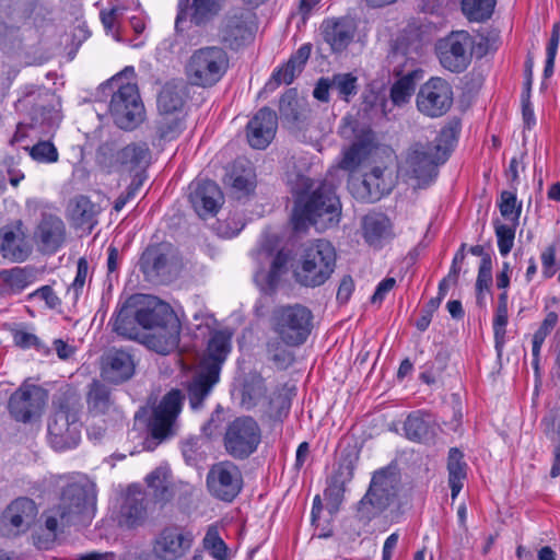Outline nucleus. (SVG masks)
Returning a JSON list of instances; mask_svg holds the SVG:
<instances>
[{
  "instance_id": "obj_1",
  "label": "nucleus",
  "mask_w": 560,
  "mask_h": 560,
  "mask_svg": "<svg viewBox=\"0 0 560 560\" xmlns=\"http://www.w3.org/2000/svg\"><path fill=\"white\" fill-rule=\"evenodd\" d=\"M400 476L396 465H388L374 471L365 494L357 503L355 518L342 522V534L349 541H355L363 526L383 514L395 501L399 492Z\"/></svg>"
},
{
  "instance_id": "obj_2",
  "label": "nucleus",
  "mask_w": 560,
  "mask_h": 560,
  "mask_svg": "<svg viewBox=\"0 0 560 560\" xmlns=\"http://www.w3.org/2000/svg\"><path fill=\"white\" fill-rule=\"evenodd\" d=\"M341 202L332 185L322 182L312 191L298 194L292 210V228L303 232L310 225L323 222L325 225H336L340 221Z\"/></svg>"
},
{
  "instance_id": "obj_3",
  "label": "nucleus",
  "mask_w": 560,
  "mask_h": 560,
  "mask_svg": "<svg viewBox=\"0 0 560 560\" xmlns=\"http://www.w3.org/2000/svg\"><path fill=\"white\" fill-rule=\"evenodd\" d=\"M55 411L48 420V438L57 451L73 448L81 440V405L73 394L62 393L54 400Z\"/></svg>"
},
{
  "instance_id": "obj_4",
  "label": "nucleus",
  "mask_w": 560,
  "mask_h": 560,
  "mask_svg": "<svg viewBox=\"0 0 560 560\" xmlns=\"http://www.w3.org/2000/svg\"><path fill=\"white\" fill-rule=\"evenodd\" d=\"M98 92L110 95L108 113L118 128L132 130L143 120L144 107L136 84H122L120 78L113 77L98 86Z\"/></svg>"
},
{
  "instance_id": "obj_5",
  "label": "nucleus",
  "mask_w": 560,
  "mask_h": 560,
  "mask_svg": "<svg viewBox=\"0 0 560 560\" xmlns=\"http://www.w3.org/2000/svg\"><path fill=\"white\" fill-rule=\"evenodd\" d=\"M335 267V247L326 240H316L303 246L293 276L300 285L317 288L330 278Z\"/></svg>"
},
{
  "instance_id": "obj_6",
  "label": "nucleus",
  "mask_w": 560,
  "mask_h": 560,
  "mask_svg": "<svg viewBox=\"0 0 560 560\" xmlns=\"http://www.w3.org/2000/svg\"><path fill=\"white\" fill-rule=\"evenodd\" d=\"M314 315L302 304L280 305L271 314V328L288 347L304 345L313 329Z\"/></svg>"
},
{
  "instance_id": "obj_7",
  "label": "nucleus",
  "mask_w": 560,
  "mask_h": 560,
  "mask_svg": "<svg viewBox=\"0 0 560 560\" xmlns=\"http://www.w3.org/2000/svg\"><path fill=\"white\" fill-rule=\"evenodd\" d=\"M229 69V55L223 47L207 46L192 52L186 66L190 83L201 88H212Z\"/></svg>"
},
{
  "instance_id": "obj_8",
  "label": "nucleus",
  "mask_w": 560,
  "mask_h": 560,
  "mask_svg": "<svg viewBox=\"0 0 560 560\" xmlns=\"http://www.w3.org/2000/svg\"><path fill=\"white\" fill-rule=\"evenodd\" d=\"M96 497L86 485L69 483L61 492L58 503L61 527L88 526L95 512Z\"/></svg>"
},
{
  "instance_id": "obj_9",
  "label": "nucleus",
  "mask_w": 560,
  "mask_h": 560,
  "mask_svg": "<svg viewBox=\"0 0 560 560\" xmlns=\"http://www.w3.org/2000/svg\"><path fill=\"white\" fill-rule=\"evenodd\" d=\"M261 443V429L252 416L236 417L228 423L223 446L229 456L236 460L248 459Z\"/></svg>"
},
{
  "instance_id": "obj_10",
  "label": "nucleus",
  "mask_w": 560,
  "mask_h": 560,
  "mask_svg": "<svg viewBox=\"0 0 560 560\" xmlns=\"http://www.w3.org/2000/svg\"><path fill=\"white\" fill-rule=\"evenodd\" d=\"M339 135L342 138L354 137V141L343 151V156L339 162L341 170L353 172L371 154L374 132L370 126L361 125L352 116H346L339 126Z\"/></svg>"
},
{
  "instance_id": "obj_11",
  "label": "nucleus",
  "mask_w": 560,
  "mask_h": 560,
  "mask_svg": "<svg viewBox=\"0 0 560 560\" xmlns=\"http://www.w3.org/2000/svg\"><path fill=\"white\" fill-rule=\"evenodd\" d=\"M474 38L467 31L451 32L435 45L441 66L453 72H464L472 59Z\"/></svg>"
},
{
  "instance_id": "obj_12",
  "label": "nucleus",
  "mask_w": 560,
  "mask_h": 560,
  "mask_svg": "<svg viewBox=\"0 0 560 560\" xmlns=\"http://www.w3.org/2000/svg\"><path fill=\"white\" fill-rule=\"evenodd\" d=\"M48 399V392L25 380L9 397L8 411L13 420L31 423L38 419Z\"/></svg>"
},
{
  "instance_id": "obj_13",
  "label": "nucleus",
  "mask_w": 560,
  "mask_h": 560,
  "mask_svg": "<svg viewBox=\"0 0 560 560\" xmlns=\"http://www.w3.org/2000/svg\"><path fill=\"white\" fill-rule=\"evenodd\" d=\"M453 102L452 85L440 77H432L423 83L416 97L418 110L430 118L445 115L451 109Z\"/></svg>"
},
{
  "instance_id": "obj_14",
  "label": "nucleus",
  "mask_w": 560,
  "mask_h": 560,
  "mask_svg": "<svg viewBox=\"0 0 560 560\" xmlns=\"http://www.w3.org/2000/svg\"><path fill=\"white\" fill-rule=\"evenodd\" d=\"M139 320L142 329H158L163 337L177 341L180 332V323L174 310L166 302L161 300L139 304Z\"/></svg>"
},
{
  "instance_id": "obj_15",
  "label": "nucleus",
  "mask_w": 560,
  "mask_h": 560,
  "mask_svg": "<svg viewBox=\"0 0 560 560\" xmlns=\"http://www.w3.org/2000/svg\"><path fill=\"white\" fill-rule=\"evenodd\" d=\"M206 482L209 492L224 502H232L243 488L242 472L230 460L214 464L207 474Z\"/></svg>"
},
{
  "instance_id": "obj_16",
  "label": "nucleus",
  "mask_w": 560,
  "mask_h": 560,
  "mask_svg": "<svg viewBox=\"0 0 560 560\" xmlns=\"http://www.w3.org/2000/svg\"><path fill=\"white\" fill-rule=\"evenodd\" d=\"M255 26L253 15L245 11L228 13L219 27L220 43L233 51H238L253 42Z\"/></svg>"
},
{
  "instance_id": "obj_17",
  "label": "nucleus",
  "mask_w": 560,
  "mask_h": 560,
  "mask_svg": "<svg viewBox=\"0 0 560 560\" xmlns=\"http://www.w3.org/2000/svg\"><path fill=\"white\" fill-rule=\"evenodd\" d=\"M221 0H178L175 30L184 32L191 26L203 27L219 14Z\"/></svg>"
},
{
  "instance_id": "obj_18",
  "label": "nucleus",
  "mask_w": 560,
  "mask_h": 560,
  "mask_svg": "<svg viewBox=\"0 0 560 560\" xmlns=\"http://www.w3.org/2000/svg\"><path fill=\"white\" fill-rule=\"evenodd\" d=\"M194 537L177 525L164 527L154 538L153 555L160 560H177L190 549Z\"/></svg>"
},
{
  "instance_id": "obj_19",
  "label": "nucleus",
  "mask_w": 560,
  "mask_h": 560,
  "mask_svg": "<svg viewBox=\"0 0 560 560\" xmlns=\"http://www.w3.org/2000/svg\"><path fill=\"white\" fill-rule=\"evenodd\" d=\"M37 508L32 499L18 498L2 512L0 530L3 535L18 536L30 529L34 523Z\"/></svg>"
},
{
  "instance_id": "obj_20",
  "label": "nucleus",
  "mask_w": 560,
  "mask_h": 560,
  "mask_svg": "<svg viewBox=\"0 0 560 560\" xmlns=\"http://www.w3.org/2000/svg\"><path fill=\"white\" fill-rule=\"evenodd\" d=\"M101 377L112 385L130 381L136 373V361L131 353L112 348L101 357Z\"/></svg>"
},
{
  "instance_id": "obj_21",
  "label": "nucleus",
  "mask_w": 560,
  "mask_h": 560,
  "mask_svg": "<svg viewBox=\"0 0 560 560\" xmlns=\"http://www.w3.org/2000/svg\"><path fill=\"white\" fill-rule=\"evenodd\" d=\"M188 199L200 218L215 215L224 197L219 185L211 179H195L189 184Z\"/></svg>"
},
{
  "instance_id": "obj_22",
  "label": "nucleus",
  "mask_w": 560,
  "mask_h": 560,
  "mask_svg": "<svg viewBox=\"0 0 560 560\" xmlns=\"http://www.w3.org/2000/svg\"><path fill=\"white\" fill-rule=\"evenodd\" d=\"M141 295H130L121 304H118L114 312L109 325L112 331L117 336L128 340H138L140 337L139 304Z\"/></svg>"
},
{
  "instance_id": "obj_23",
  "label": "nucleus",
  "mask_w": 560,
  "mask_h": 560,
  "mask_svg": "<svg viewBox=\"0 0 560 560\" xmlns=\"http://www.w3.org/2000/svg\"><path fill=\"white\" fill-rule=\"evenodd\" d=\"M277 128V113L268 106L261 107L246 125L248 144L256 150L266 149L273 140Z\"/></svg>"
},
{
  "instance_id": "obj_24",
  "label": "nucleus",
  "mask_w": 560,
  "mask_h": 560,
  "mask_svg": "<svg viewBox=\"0 0 560 560\" xmlns=\"http://www.w3.org/2000/svg\"><path fill=\"white\" fill-rule=\"evenodd\" d=\"M152 501L148 498L145 492L129 487L119 510L120 526L132 529L144 525Z\"/></svg>"
},
{
  "instance_id": "obj_25",
  "label": "nucleus",
  "mask_w": 560,
  "mask_h": 560,
  "mask_svg": "<svg viewBox=\"0 0 560 560\" xmlns=\"http://www.w3.org/2000/svg\"><path fill=\"white\" fill-rule=\"evenodd\" d=\"M232 350V332L228 329L214 330L198 366L221 374L222 366Z\"/></svg>"
},
{
  "instance_id": "obj_26",
  "label": "nucleus",
  "mask_w": 560,
  "mask_h": 560,
  "mask_svg": "<svg viewBox=\"0 0 560 560\" xmlns=\"http://www.w3.org/2000/svg\"><path fill=\"white\" fill-rule=\"evenodd\" d=\"M34 238L44 254H56L66 240L63 221L55 214L43 213L35 230Z\"/></svg>"
},
{
  "instance_id": "obj_27",
  "label": "nucleus",
  "mask_w": 560,
  "mask_h": 560,
  "mask_svg": "<svg viewBox=\"0 0 560 560\" xmlns=\"http://www.w3.org/2000/svg\"><path fill=\"white\" fill-rule=\"evenodd\" d=\"M279 114L289 128L302 130L306 127L310 108L305 100L299 98L295 88L288 89L279 100Z\"/></svg>"
},
{
  "instance_id": "obj_28",
  "label": "nucleus",
  "mask_w": 560,
  "mask_h": 560,
  "mask_svg": "<svg viewBox=\"0 0 560 560\" xmlns=\"http://www.w3.org/2000/svg\"><path fill=\"white\" fill-rule=\"evenodd\" d=\"M189 97V85L183 79L167 81L156 98L159 114L184 115V107Z\"/></svg>"
},
{
  "instance_id": "obj_29",
  "label": "nucleus",
  "mask_w": 560,
  "mask_h": 560,
  "mask_svg": "<svg viewBox=\"0 0 560 560\" xmlns=\"http://www.w3.org/2000/svg\"><path fill=\"white\" fill-rule=\"evenodd\" d=\"M430 149L428 144L420 143L410 159L415 177L424 186L430 185L438 177V166L445 163L440 161L441 153Z\"/></svg>"
},
{
  "instance_id": "obj_30",
  "label": "nucleus",
  "mask_w": 560,
  "mask_h": 560,
  "mask_svg": "<svg viewBox=\"0 0 560 560\" xmlns=\"http://www.w3.org/2000/svg\"><path fill=\"white\" fill-rule=\"evenodd\" d=\"M219 381L220 374L198 366L186 384L187 397L192 410H200L203 407L205 400L210 396Z\"/></svg>"
},
{
  "instance_id": "obj_31",
  "label": "nucleus",
  "mask_w": 560,
  "mask_h": 560,
  "mask_svg": "<svg viewBox=\"0 0 560 560\" xmlns=\"http://www.w3.org/2000/svg\"><path fill=\"white\" fill-rule=\"evenodd\" d=\"M320 34L332 52H341L353 39V27L346 18L326 19L320 25Z\"/></svg>"
},
{
  "instance_id": "obj_32",
  "label": "nucleus",
  "mask_w": 560,
  "mask_h": 560,
  "mask_svg": "<svg viewBox=\"0 0 560 560\" xmlns=\"http://www.w3.org/2000/svg\"><path fill=\"white\" fill-rule=\"evenodd\" d=\"M311 51L312 44H303L295 52L290 56L285 63L273 70L267 86L273 89L279 86L281 83L291 84L295 77L303 71L311 56Z\"/></svg>"
},
{
  "instance_id": "obj_33",
  "label": "nucleus",
  "mask_w": 560,
  "mask_h": 560,
  "mask_svg": "<svg viewBox=\"0 0 560 560\" xmlns=\"http://www.w3.org/2000/svg\"><path fill=\"white\" fill-rule=\"evenodd\" d=\"M170 245L165 243L149 245L142 253L138 266L144 278L152 280L161 276L168 264Z\"/></svg>"
},
{
  "instance_id": "obj_34",
  "label": "nucleus",
  "mask_w": 560,
  "mask_h": 560,
  "mask_svg": "<svg viewBox=\"0 0 560 560\" xmlns=\"http://www.w3.org/2000/svg\"><path fill=\"white\" fill-rule=\"evenodd\" d=\"M406 439L416 443H428L435 435V422L429 412L416 410L404 421Z\"/></svg>"
},
{
  "instance_id": "obj_35",
  "label": "nucleus",
  "mask_w": 560,
  "mask_h": 560,
  "mask_svg": "<svg viewBox=\"0 0 560 560\" xmlns=\"http://www.w3.org/2000/svg\"><path fill=\"white\" fill-rule=\"evenodd\" d=\"M147 487L154 503L162 506L175 497L172 471L167 466H159L145 477Z\"/></svg>"
},
{
  "instance_id": "obj_36",
  "label": "nucleus",
  "mask_w": 560,
  "mask_h": 560,
  "mask_svg": "<svg viewBox=\"0 0 560 560\" xmlns=\"http://www.w3.org/2000/svg\"><path fill=\"white\" fill-rule=\"evenodd\" d=\"M363 237L375 248H382L392 238V223L384 213H369L362 220Z\"/></svg>"
},
{
  "instance_id": "obj_37",
  "label": "nucleus",
  "mask_w": 560,
  "mask_h": 560,
  "mask_svg": "<svg viewBox=\"0 0 560 560\" xmlns=\"http://www.w3.org/2000/svg\"><path fill=\"white\" fill-rule=\"evenodd\" d=\"M290 257V250L279 249L272 255L269 271L267 273H256L255 281L260 285L264 294L271 295L277 291L281 276L288 270Z\"/></svg>"
},
{
  "instance_id": "obj_38",
  "label": "nucleus",
  "mask_w": 560,
  "mask_h": 560,
  "mask_svg": "<svg viewBox=\"0 0 560 560\" xmlns=\"http://www.w3.org/2000/svg\"><path fill=\"white\" fill-rule=\"evenodd\" d=\"M423 69L417 67L397 79L389 89V98L395 106L409 103L417 84L423 79Z\"/></svg>"
},
{
  "instance_id": "obj_39",
  "label": "nucleus",
  "mask_w": 560,
  "mask_h": 560,
  "mask_svg": "<svg viewBox=\"0 0 560 560\" xmlns=\"http://www.w3.org/2000/svg\"><path fill=\"white\" fill-rule=\"evenodd\" d=\"M151 151L145 142H132L120 149L116 154L117 163L129 172L147 168L150 164Z\"/></svg>"
},
{
  "instance_id": "obj_40",
  "label": "nucleus",
  "mask_w": 560,
  "mask_h": 560,
  "mask_svg": "<svg viewBox=\"0 0 560 560\" xmlns=\"http://www.w3.org/2000/svg\"><path fill=\"white\" fill-rule=\"evenodd\" d=\"M86 404L89 411L94 416L109 412L115 407V400L107 383L103 380H93L88 387Z\"/></svg>"
},
{
  "instance_id": "obj_41",
  "label": "nucleus",
  "mask_w": 560,
  "mask_h": 560,
  "mask_svg": "<svg viewBox=\"0 0 560 560\" xmlns=\"http://www.w3.org/2000/svg\"><path fill=\"white\" fill-rule=\"evenodd\" d=\"M70 220L77 228L88 226L90 232L96 225L98 208L88 196L79 195L69 201Z\"/></svg>"
},
{
  "instance_id": "obj_42",
  "label": "nucleus",
  "mask_w": 560,
  "mask_h": 560,
  "mask_svg": "<svg viewBox=\"0 0 560 560\" xmlns=\"http://www.w3.org/2000/svg\"><path fill=\"white\" fill-rule=\"evenodd\" d=\"M446 469L448 472V487L453 500L457 498L467 479L468 465L465 455L458 447H451L447 455Z\"/></svg>"
},
{
  "instance_id": "obj_43",
  "label": "nucleus",
  "mask_w": 560,
  "mask_h": 560,
  "mask_svg": "<svg viewBox=\"0 0 560 560\" xmlns=\"http://www.w3.org/2000/svg\"><path fill=\"white\" fill-rule=\"evenodd\" d=\"M460 119L458 117H452L440 130L436 135L435 139L431 142H427L430 150H433L435 153H441L440 161L446 162L450 156V153L453 149L454 143L456 142L459 131H460Z\"/></svg>"
},
{
  "instance_id": "obj_44",
  "label": "nucleus",
  "mask_w": 560,
  "mask_h": 560,
  "mask_svg": "<svg viewBox=\"0 0 560 560\" xmlns=\"http://www.w3.org/2000/svg\"><path fill=\"white\" fill-rule=\"evenodd\" d=\"M174 421V418L153 409L152 416L148 422L150 438L145 439L143 443L144 450L153 451L163 440H165L171 432Z\"/></svg>"
},
{
  "instance_id": "obj_45",
  "label": "nucleus",
  "mask_w": 560,
  "mask_h": 560,
  "mask_svg": "<svg viewBox=\"0 0 560 560\" xmlns=\"http://www.w3.org/2000/svg\"><path fill=\"white\" fill-rule=\"evenodd\" d=\"M352 480L342 472L336 470L327 478V487L324 490V497L327 500V509L330 515L336 514L345 499L346 486Z\"/></svg>"
},
{
  "instance_id": "obj_46",
  "label": "nucleus",
  "mask_w": 560,
  "mask_h": 560,
  "mask_svg": "<svg viewBox=\"0 0 560 560\" xmlns=\"http://www.w3.org/2000/svg\"><path fill=\"white\" fill-rule=\"evenodd\" d=\"M155 121V137L161 142H170L177 139L185 130V115L159 114Z\"/></svg>"
},
{
  "instance_id": "obj_47",
  "label": "nucleus",
  "mask_w": 560,
  "mask_h": 560,
  "mask_svg": "<svg viewBox=\"0 0 560 560\" xmlns=\"http://www.w3.org/2000/svg\"><path fill=\"white\" fill-rule=\"evenodd\" d=\"M61 116L54 105H36L31 110L32 128H39L48 133L58 128Z\"/></svg>"
},
{
  "instance_id": "obj_48",
  "label": "nucleus",
  "mask_w": 560,
  "mask_h": 560,
  "mask_svg": "<svg viewBox=\"0 0 560 560\" xmlns=\"http://www.w3.org/2000/svg\"><path fill=\"white\" fill-rule=\"evenodd\" d=\"M497 0H460V11L469 22L483 23L491 19Z\"/></svg>"
},
{
  "instance_id": "obj_49",
  "label": "nucleus",
  "mask_w": 560,
  "mask_h": 560,
  "mask_svg": "<svg viewBox=\"0 0 560 560\" xmlns=\"http://www.w3.org/2000/svg\"><path fill=\"white\" fill-rule=\"evenodd\" d=\"M451 359L450 350L442 347L435 353L433 361L425 362L421 369L422 372L419 374V380L427 385H434L438 377L446 370Z\"/></svg>"
},
{
  "instance_id": "obj_50",
  "label": "nucleus",
  "mask_w": 560,
  "mask_h": 560,
  "mask_svg": "<svg viewBox=\"0 0 560 560\" xmlns=\"http://www.w3.org/2000/svg\"><path fill=\"white\" fill-rule=\"evenodd\" d=\"M266 385L260 375H249L245 377L241 389V402L247 410L256 407L259 400L266 394Z\"/></svg>"
},
{
  "instance_id": "obj_51",
  "label": "nucleus",
  "mask_w": 560,
  "mask_h": 560,
  "mask_svg": "<svg viewBox=\"0 0 560 560\" xmlns=\"http://www.w3.org/2000/svg\"><path fill=\"white\" fill-rule=\"evenodd\" d=\"M0 253L3 258L11 261L22 262L27 258V252L16 244L15 232L9 228L3 226L0 229Z\"/></svg>"
},
{
  "instance_id": "obj_52",
  "label": "nucleus",
  "mask_w": 560,
  "mask_h": 560,
  "mask_svg": "<svg viewBox=\"0 0 560 560\" xmlns=\"http://www.w3.org/2000/svg\"><path fill=\"white\" fill-rule=\"evenodd\" d=\"M292 405V393L282 389L275 393L268 402V417L272 421L282 422L289 415Z\"/></svg>"
},
{
  "instance_id": "obj_53",
  "label": "nucleus",
  "mask_w": 560,
  "mask_h": 560,
  "mask_svg": "<svg viewBox=\"0 0 560 560\" xmlns=\"http://www.w3.org/2000/svg\"><path fill=\"white\" fill-rule=\"evenodd\" d=\"M329 78L332 90L337 91L340 100L349 103L358 93V78L352 72L334 73Z\"/></svg>"
},
{
  "instance_id": "obj_54",
  "label": "nucleus",
  "mask_w": 560,
  "mask_h": 560,
  "mask_svg": "<svg viewBox=\"0 0 560 560\" xmlns=\"http://www.w3.org/2000/svg\"><path fill=\"white\" fill-rule=\"evenodd\" d=\"M509 322L508 307L497 306L493 318L494 349L498 362H501L505 345L506 325Z\"/></svg>"
},
{
  "instance_id": "obj_55",
  "label": "nucleus",
  "mask_w": 560,
  "mask_h": 560,
  "mask_svg": "<svg viewBox=\"0 0 560 560\" xmlns=\"http://www.w3.org/2000/svg\"><path fill=\"white\" fill-rule=\"evenodd\" d=\"M360 447L354 443H347L341 446L338 467L335 469L343 476L353 478L354 469L360 458Z\"/></svg>"
},
{
  "instance_id": "obj_56",
  "label": "nucleus",
  "mask_w": 560,
  "mask_h": 560,
  "mask_svg": "<svg viewBox=\"0 0 560 560\" xmlns=\"http://www.w3.org/2000/svg\"><path fill=\"white\" fill-rule=\"evenodd\" d=\"M498 207L501 215L511 221L512 223L518 224V220L522 212V202H517L516 192L511 190H503L500 194Z\"/></svg>"
},
{
  "instance_id": "obj_57",
  "label": "nucleus",
  "mask_w": 560,
  "mask_h": 560,
  "mask_svg": "<svg viewBox=\"0 0 560 560\" xmlns=\"http://www.w3.org/2000/svg\"><path fill=\"white\" fill-rule=\"evenodd\" d=\"M0 280L3 282V292L9 294L21 293L28 284L25 271L19 267L0 271Z\"/></svg>"
},
{
  "instance_id": "obj_58",
  "label": "nucleus",
  "mask_w": 560,
  "mask_h": 560,
  "mask_svg": "<svg viewBox=\"0 0 560 560\" xmlns=\"http://www.w3.org/2000/svg\"><path fill=\"white\" fill-rule=\"evenodd\" d=\"M517 224H504L500 219L493 220V228L497 236L498 247L502 256H506L513 248Z\"/></svg>"
},
{
  "instance_id": "obj_59",
  "label": "nucleus",
  "mask_w": 560,
  "mask_h": 560,
  "mask_svg": "<svg viewBox=\"0 0 560 560\" xmlns=\"http://www.w3.org/2000/svg\"><path fill=\"white\" fill-rule=\"evenodd\" d=\"M203 548L209 551L215 560H230L228 556V546L220 537L215 527H210L202 540Z\"/></svg>"
},
{
  "instance_id": "obj_60",
  "label": "nucleus",
  "mask_w": 560,
  "mask_h": 560,
  "mask_svg": "<svg viewBox=\"0 0 560 560\" xmlns=\"http://www.w3.org/2000/svg\"><path fill=\"white\" fill-rule=\"evenodd\" d=\"M384 171L381 167H373L369 174L364 175L363 187L366 190V198L369 202H375L380 200L386 191L385 187H381L380 182L382 180Z\"/></svg>"
},
{
  "instance_id": "obj_61",
  "label": "nucleus",
  "mask_w": 560,
  "mask_h": 560,
  "mask_svg": "<svg viewBox=\"0 0 560 560\" xmlns=\"http://www.w3.org/2000/svg\"><path fill=\"white\" fill-rule=\"evenodd\" d=\"M184 399L185 395L180 389L172 388L163 396L160 404L154 409L176 419L182 410Z\"/></svg>"
},
{
  "instance_id": "obj_62",
  "label": "nucleus",
  "mask_w": 560,
  "mask_h": 560,
  "mask_svg": "<svg viewBox=\"0 0 560 560\" xmlns=\"http://www.w3.org/2000/svg\"><path fill=\"white\" fill-rule=\"evenodd\" d=\"M560 43V22L552 25L550 37L546 47V61L544 68V78L549 79L553 74L555 60Z\"/></svg>"
},
{
  "instance_id": "obj_63",
  "label": "nucleus",
  "mask_w": 560,
  "mask_h": 560,
  "mask_svg": "<svg viewBox=\"0 0 560 560\" xmlns=\"http://www.w3.org/2000/svg\"><path fill=\"white\" fill-rule=\"evenodd\" d=\"M13 342L16 347L21 349H35L37 352L42 354H49L50 349L42 342V340L32 332L25 331L23 329H14L12 331Z\"/></svg>"
},
{
  "instance_id": "obj_64",
  "label": "nucleus",
  "mask_w": 560,
  "mask_h": 560,
  "mask_svg": "<svg viewBox=\"0 0 560 560\" xmlns=\"http://www.w3.org/2000/svg\"><path fill=\"white\" fill-rule=\"evenodd\" d=\"M31 158L38 163H55L59 159L58 150L50 141L40 140L27 148Z\"/></svg>"
}]
</instances>
